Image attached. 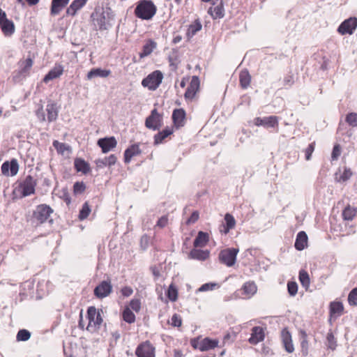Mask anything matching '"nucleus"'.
I'll use <instances>...</instances> for the list:
<instances>
[{"label":"nucleus","instance_id":"f257e3e1","mask_svg":"<svg viewBox=\"0 0 357 357\" xmlns=\"http://www.w3.org/2000/svg\"><path fill=\"white\" fill-rule=\"evenodd\" d=\"M156 6L151 0L139 1L135 9V15L139 19L149 20L155 14Z\"/></svg>","mask_w":357,"mask_h":357},{"label":"nucleus","instance_id":"f03ea898","mask_svg":"<svg viewBox=\"0 0 357 357\" xmlns=\"http://www.w3.org/2000/svg\"><path fill=\"white\" fill-rule=\"evenodd\" d=\"M163 79V74L160 70H155L148 75L142 81V85L150 91H155Z\"/></svg>","mask_w":357,"mask_h":357},{"label":"nucleus","instance_id":"7ed1b4c3","mask_svg":"<svg viewBox=\"0 0 357 357\" xmlns=\"http://www.w3.org/2000/svg\"><path fill=\"white\" fill-rule=\"evenodd\" d=\"M87 317L89 324L86 330L91 333H93L99 328L102 322V318L99 311H97L95 307H89L87 310Z\"/></svg>","mask_w":357,"mask_h":357},{"label":"nucleus","instance_id":"20e7f679","mask_svg":"<svg viewBox=\"0 0 357 357\" xmlns=\"http://www.w3.org/2000/svg\"><path fill=\"white\" fill-rule=\"evenodd\" d=\"M36 181L31 176L28 175L19 183L18 190L21 192V197H25L34 194Z\"/></svg>","mask_w":357,"mask_h":357},{"label":"nucleus","instance_id":"39448f33","mask_svg":"<svg viewBox=\"0 0 357 357\" xmlns=\"http://www.w3.org/2000/svg\"><path fill=\"white\" fill-rule=\"evenodd\" d=\"M239 250L238 248H227L220 251L219 254V259L221 263L225 264L228 267L234 266L236 261V256Z\"/></svg>","mask_w":357,"mask_h":357},{"label":"nucleus","instance_id":"423d86ee","mask_svg":"<svg viewBox=\"0 0 357 357\" xmlns=\"http://www.w3.org/2000/svg\"><path fill=\"white\" fill-rule=\"evenodd\" d=\"M52 213L53 209L50 206L47 204H40L33 211V218L39 223L42 224L49 220Z\"/></svg>","mask_w":357,"mask_h":357},{"label":"nucleus","instance_id":"0eeeda50","mask_svg":"<svg viewBox=\"0 0 357 357\" xmlns=\"http://www.w3.org/2000/svg\"><path fill=\"white\" fill-rule=\"evenodd\" d=\"M0 27L4 36H10L15 32L14 23L6 17V13L0 8Z\"/></svg>","mask_w":357,"mask_h":357},{"label":"nucleus","instance_id":"6e6552de","mask_svg":"<svg viewBox=\"0 0 357 357\" xmlns=\"http://www.w3.org/2000/svg\"><path fill=\"white\" fill-rule=\"evenodd\" d=\"M162 118L160 114H158L156 109L151 111V114L146 118L145 121V126L149 129L153 130H158L162 126Z\"/></svg>","mask_w":357,"mask_h":357},{"label":"nucleus","instance_id":"1a4fd4ad","mask_svg":"<svg viewBox=\"0 0 357 357\" xmlns=\"http://www.w3.org/2000/svg\"><path fill=\"white\" fill-rule=\"evenodd\" d=\"M357 27V18L349 17L342 22L337 29V31L342 34H352Z\"/></svg>","mask_w":357,"mask_h":357},{"label":"nucleus","instance_id":"9d476101","mask_svg":"<svg viewBox=\"0 0 357 357\" xmlns=\"http://www.w3.org/2000/svg\"><path fill=\"white\" fill-rule=\"evenodd\" d=\"M135 354L137 357H155V347L146 341L137 347Z\"/></svg>","mask_w":357,"mask_h":357},{"label":"nucleus","instance_id":"9b49d317","mask_svg":"<svg viewBox=\"0 0 357 357\" xmlns=\"http://www.w3.org/2000/svg\"><path fill=\"white\" fill-rule=\"evenodd\" d=\"M112 291V285L110 281H102L95 289L94 295L98 298L108 296Z\"/></svg>","mask_w":357,"mask_h":357},{"label":"nucleus","instance_id":"f8f14e48","mask_svg":"<svg viewBox=\"0 0 357 357\" xmlns=\"http://www.w3.org/2000/svg\"><path fill=\"white\" fill-rule=\"evenodd\" d=\"M254 124L257 126H264L266 128H275L278 125V118L276 116L257 117L254 119Z\"/></svg>","mask_w":357,"mask_h":357},{"label":"nucleus","instance_id":"ddd939ff","mask_svg":"<svg viewBox=\"0 0 357 357\" xmlns=\"http://www.w3.org/2000/svg\"><path fill=\"white\" fill-rule=\"evenodd\" d=\"M19 170V165L16 159H13L10 162L6 161L1 165V172L6 176H15Z\"/></svg>","mask_w":357,"mask_h":357},{"label":"nucleus","instance_id":"4468645a","mask_svg":"<svg viewBox=\"0 0 357 357\" xmlns=\"http://www.w3.org/2000/svg\"><path fill=\"white\" fill-rule=\"evenodd\" d=\"M97 144L102 149V151L106 153L115 148L117 142L114 137L100 138L98 140Z\"/></svg>","mask_w":357,"mask_h":357},{"label":"nucleus","instance_id":"2eb2a0df","mask_svg":"<svg viewBox=\"0 0 357 357\" xmlns=\"http://www.w3.org/2000/svg\"><path fill=\"white\" fill-rule=\"evenodd\" d=\"M93 18V22L96 29L99 30L107 29V22L106 21V17L105 12L100 14V11H96L91 15Z\"/></svg>","mask_w":357,"mask_h":357},{"label":"nucleus","instance_id":"dca6fc26","mask_svg":"<svg viewBox=\"0 0 357 357\" xmlns=\"http://www.w3.org/2000/svg\"><path fill=\"white\" fill-rule=\"evenodd\" d=\"M265 337L264 330L260 326H255L252 328V333L248 342L251 344H257L264 340Z\"/></svg>","mask_w":357,"mask_h":357},{"label":"nucleus","instance_id":"f3484780","mask_svg":"<svg viewBox=\"0 0 357 357\" xmlns=\"http://www.w3.org/2000/svg\"><path fill=\"white\" fill-rule=\"evenodd\" d=\"M281 340L284 349L288 353H292L294 351V347L292 342L291 335L287 328H284L281 332Z\"/></svg>","mask_w":357,"mask_h":357},{"label":"nucleus","instance_id":"a211bd4d","mask_svg":"<svg viewBox=\"0 0 357 357\" xmlns=\"http://www.w3.org/2000/svg\"><path fill=\"white\" fill-rule=\"evenodd\" d=\"M199 87V79L197 76L192 77L190 85L187 88L184 94L185 98L187 99H192L196 94L197 91Z\"/></svg>","mask_w":357,"mask_h":357},{"label":"nucleus","instance_id":"6ab92c4d","mask_svg":"<svg viewBox=\"0 0 357 357\" xmlns=\"http://www.w3.org/2000/svg\"><path fill=\"white\" fill-rule=\"evenodd\" d=\"M225 223L220 227V231L222 234H227L230 229H233L236 225V220L232 215L226 213L225 215Z\"/></svg>","mask_w":357,"mask_h":357},{"label":"nucleus","instance_id":"aec40b11","mask_svg":"<svg viewBox=\"0 0 357 357\" xmlns=\"http://www.w3.org/2000/svg\"><path fill=\"white\" fill-rule=\"evenodd\" d=\"M142 153L138 144L130 146L124 152V162L129 163L132 157L139 155Z\"/></svg>","mask_w":357,"mask_h":357},{"label":"nucleus","instance_id":"412c9836","mask_svg":"<svg viewBox=\"0 0 357 357\" xmlns=\"http://www.w3.org/2000/svg\"><path fill=\"white\" fill-rule=\"evenodd\" d=\"M63 73V67L60 65H56L51 69L48 73L44 77L43 82L47 83L50 80L59 77Z\"/></svg>","mask_w":357,"mask_h":357},{"label":"nucleus","instance_id":"4be33fe9","mask_svg":"<svg viewBox=\"0 0 357 357\" xmlns=\"http://www.w3.org/2000/svg\"><path fill=\"white\" fill-rule=\"evenodd\" d=\"M352 176V172L350 168L344 167L343 172L339 169L335 174V181L337 183H344L348 181Z\"/></svg>","mask_w":357,"mask_h":357},{"label":"nucleus","instance_id":"5701e85b","mask_svg":"<svg viewBox=\"0 0 357 357\" xmlns=\"http://www.w3.org/2000/svg\"><path fill=\"white\" fill-rule=\"evenodd\" d=\"M218 340H212L208 337H205L199 344L198 348L200 351H208L218 346Z\"/></svg>","mask_w":357,"mask_h":357},{"label":"nucleus","instance_id":"b1692460","mask_svg":"<svg viewBox=\"0 0 357 357\" xmlns=\"http://www.w3.org/2000/svg\"><path fill=\"white\" fill-rule=\"evenodd\" d=\"M185 112L183 109H176L172 114V119L176 127H181L184 125Z\"/></svg>","mask_w":357,"mask_h":357},{"label":"nucleus","instance_id":"393cba45","mask_svg":"<svg viewBox=\"0 0 357 357\" xmlns=\"http://www.w3.org/2000/svg\"><path fill=\"white\" fill-rule=\"evenodd\" d=\"M157 43L151 39L148 40L142 47V52L139 54L141 59L149 56L156 48Z\"/></svg>","mask_w":357,"mask_h":357},{"label":"nucleus","instance_id":"a878e982","mask_svg":"<svg viewBox=\"0 0 357 357\" xmlns=\"http://www.w3.org/2000/svg\"><path fill=\"white\" fill-rule=\"evenodd\" d=\"M307 243V236L303 231H299L295 241V248L298 250H303Z\"/></svg>","mask_w":357,"mask_h":357},{"label":"nucleus","instance_id":"bb28decb","mask_svg":"<svg viewBox=\"0 0 357 357\" xmlns=\"http://www.w3.org/2000/svg\"><path fill=\"white\" fill-rule=\"evenodd\" d=\"M87 0H75L66 10L68 15L73 16L76 14L77 10L81 9L86 3Z\"/></svg>","mask_w":357,"mask_h":357},{"label":"nucleus","instance_id":"cd10ccee","mask_svg":"<svg viewBox=\"0 0 357 357\" xmlns=\"http://www.w3.org/2000/svg\"><path fill=\"white\" fill-rule=\"evenodd\" d=\"M116 157L115 155L112 154L108 157H105L102 159H98L96 160V166L98 168H103L105 167H111L116 162Z\"/></svg>","mask_w":357,"mask_h":357},{"label":"nucleus","instance_id":"c85d7f7f","mask_svg":"<svg viewBox=\"0 0 357 357\" xmlns=\"http://www.w3.org/2000/svg\"><path fill=\"white\" fill-rule=\"evenodd\" d=\"M69 0H52L51 5V15H56L68 3Z\"/></svg>","mask_w":357,"mask_h":357},{"label":"nucleus","instance_id":"c756f323","mask_svg":"<svg viewBox=\"0 0 357 357\" xmlns=\"http://www.w3.org/2000/svg\"><path fill=\"white\" fill-rule=\"evenodd\" d=\"M208 13L211 15L213 19L223 17L225 14L222 1L219 4L210 7L208 8Z\"/></svg>","mask_w":357,"mask_h":357},{"label":"nucleus","instance_id":"7c9ffc66","mask_svg":"<svg viewBox=\"0 0 357 357\" xmlns=\"http://www.w3.org/2000/svg\"><path fill=\"white\" fill-rule=\"evenodd\" d=\"M111 73L109 70H104L100 68H93L87 73V79H91L94 77H107Z\"/></svg>","mask_w":357,"mask_h":357},{"label":"nucleus","instance_id":"2f4dec72","mask_svg":"<svg viewBox=\"0 0 357 357\" xmlns=\"http://www.w3.org/2000/svg\"><path fill=\"white\" fill-rule=\"evenodd\" d=\"M208 257H209V252L208 250L192 249L189 254V257L190 259H197L199 261H204Z\"/></svg>","mask_w":357,"mask_h":357},{"label":"nucleus","instance_id":"473e14b6","mask_svg":"<svg viewBox=\"0 0 357 357\" xmlns=\"http://www.w3.org/2000/svg\"><path fill=\"white\" fill-rule=\"evenodd\" d=\"M202 28V25L199 20H196L192 24H191L186 32V36L188 40H190L197 32H199Z\"/></svg>","mask_w":357,"mask_h":357},{"label":"nucleus","instance_id":"72a5a7b5","mask_svg":"<svg viewBox=\"0 0 357 357\" xmlns=\"http://www.w3.org/2000/svg\"><path fill=\"white\" fill-rule=\"evenodd\" d=\"M242 290L243 294L249 298L257 292V288L255 282H248L243 284Z\"/></svg>","mask_w":357,"mask_h":357},{"label":"nucleus","instance_id":"f704fd0d","mask_svg":"<svg viewBox=\"0 0 357 357\" xmlns=\"http://www.w3.org/2000/svg\"><path fill=\"white\" fill-rule=\"evenodd\" d=\"M74 165L77 172H80L84 174H86L90 171L89 164L82 158H76Z\"/></svg>","mask_w":357,"mask_h":357},{"label":"nucleus","instance_id":"c9c22d12","mask_svg":"<svg viewBox=\"0 0 357 357\" xmlns=\"http://www.w3.org/2000/svg\"><path fill=\"white\" fill-rule=\"evenodd\" d=\"M239 81L243 89H247L251 82V76L248 70L244 69L239 74Z\"/></svg>","mask_w":357,"mask_h":357},{"label":"nucleus","instance_id":"e433bc0d","mask_svg":"<svg viewBox=\"0 0 357 357\" xmlns=\"http://www.w3.org/2000/svg\"><path fill=\"white\" fill-rule=\"evenodd\" d=\"M208 241V234L204 231H199L197 237L194 240L195 247H204Z\"/></svg>","mask_w":357,"mask_h":357},{"label":"nucleus","instance_id":"4c0bfd02","mask_svg":"<svg viewBox=\"0 0 357 357\" xmlns=\"http://www.w3.org/2000/svg\"><path fill=\"white\" fill-rule=\"evenodd\" d=\"M173 132V130L170 128H166L163 130L159 132L154 136V144H159L162 142V141L172 135Z\"/></svg>","mask_w":357,"mask_h":357},{"label":"nucleus","instance_id":"58836bf2","mask_svg":"<svg viewBox=\"0 0 357 357\" xmlns=\"http://www.w3.org/2000/svg\"><path fill=\"white\" fill-rule=\"evenodd\" d=\"M46 111L47 113V120L50 122L54 121L56 119L58 116V110L55 104H47Z\"/></svg>","mask_w":357,"mask_h":357},{"label":"nucleus","instance_id":"ea45409f","mask_svg":"<svg viewBox=\"0 0 357 357\" xmlns=\"http://www.w3.org/2000/svg\"><path fill=\"white\" fill-rule=\"evenodd\" d=\"M357 210L355 207L347 206L342 211V217L344 220H352L356 216Z\"/></svg>","mask_w":357,"mask_h":357},{"label":"nucleus","instance_id":"a19ab883","mask_svg":"<svg viewBox=\"0 0 357 357\" xmlns=\"http://www.w3.org/2000/svg\"><path fill=\"white\" fill-rule=\"evenodd\" d=\"M344 307L342 303L334 301L330 304V313L331 315L337 314L340 315L342 312Z\"/></svg>","mask_w":357,"mask_h":357},{"label":"nucleus","instance_id":"79ce46f5","mask_svg":"<svg viewBox=\"0 0 357 357\" xmlns=\"http://www.w3.org/2000/svg\"><path fill=\"white\" fill-rule=\"evenodd\" d=\"M122 315L123 320L128 324L134 323L135 321V314L128 307L123 310Z\"/></svg>","mask_w":357,"mask_h":357},{"label":"nucleus","instance_id":"37998d69","mask_svg":"<svg viewBox=\"0 0 357 357\" xmlns=\"http://www.w3.org/2000/svg\"><path fill=\"white\" fill-rule=\"evenodd\" d=\"M19 65L20 69H22V71L25 72L28 75L29 70L33 66V60L31 58H27L24 61H20L19 62Z\"/></svg>","mask_w":357,"mask_h":357},{"label":"nucleus","instance_id":"c03bdc74","mask_svg":"<svg viewBox=\"0 0 357 357\" xmlns=\"http://www.w3.org/2000/svg\"><path fill=\"white\" fill-rule=\"evenodd\" d=\"M26 75L27 74L25 72L22 71V69H20L18 70H15L13 73L12 79L15 83H17L23 80V79L25 78Z\"/></svg>","mask_w":357,"mask_h":357},{"label":"nucleus","instance_id":"a18cd8bd","mask_svg":"<svg viewBox=\"0 0 357 357\" xmlns=\"http://www.w3.org/2000/svg\"><path fill=\"white\" fill-rule=\"evenodd\" d=\"M91 213V208L87 202H85L79 211V218L82 220L86 219Z\"/></svg>","mask_w":357,"mask_h":357},{"label":"nucleus","instance_id":"49530a36","mask_svg":"<svg viewBox=\"0 0 357 357\" xmlns=\"http://www.w3.org/2000/svg\"><path fill=\"white\" fill-rule=\"evenodd\" d=\"M167 296L171 301H175L177 299L178 291L173 284L169 285L167 289Z\"/></svg>","mask_w":357,"mask_h":357},{"label":"nucleus","instance_id":"de8ad7c7","mask_svg":"<svg viewBox=\"0 0 357 357\" xmlns=\"http://www.w3.org/2000/svg\"><path fill=\"white\" fill-rule=\"evenodd\" d=\"M345 121L352 127H357V113H349L345 118Z\"/></svg>","mask_w":357,"mask_h":357},{"label":"nucleus","instance_id":"09e8293b","mask_svg":"<svg viewBox=\"0 0 357 357\" xmlns=\"http://www.w3.org/2000/svg\"><path fill=\"white\" fill-rule=\"evenodd\" d=\"M220 287V285L218 284V283H215V282H208V283H205L204 284H202L199 289H198V291H200V292H202V291H211V290H213L215 288H219Z\"/></svg>","mask_w":357,"mask_h":357},{"label":"nucleus","instance_id":"8fccbe9b","mask_svg":"<svg viewBox=\"0 0 357 357\" xmlns=\"http://www.w3.org/2000/svg\"><path fill=\"white\" fill-rule=\"evenodd\" d=\"M299 280L303 287H308L310 284V278L307 273L305 271L299 272Z\"/></svg>","mask_w":357,"mask_h":357},{"label":"nucleus","instance_id":"3c124183","mask_svg":"<svg viewBox=\"0 0 357 357\" xmlns=\"http://www.w3.org/2000/svg\"><path fill=\"white\" fill-rule=\"evenodd\" d=\"M31 337V333L26 329L20 330L17 334L18 341H26Z\"/></svg>","mask_w":357,"mask_h":357},{"label":"nucleus","instance_id":"603ef678","mask_svg":"<svg viewBox=\"0 0 357 357\" xmlns=\"http://www.w3.org/2000/svg\"><path fill=\"white\" fill-rule=\"evenodd\" d=\"M348 302L351 305H357V287L353 289L349 294Z\"/></svg>","mask_w":357,"mask_h":357},{"label":"nucleus","instance_id":"864d4df0","mask_svg":"<svg viewBox=\"0 0 357 357\" xmlns=\"http://www.w3.org/2000/svg\"><path fill=\"white\" fill-rule=\"evenodd\" d=\"M287 290L290 296H294L298 291V284L295 282H288Z\"/></svg>","mask_w":357,"mask_h":357},{"label":"nucleus","instance_id":"5fc2aeb1","mask_svg":"<svg viewBox=\"0 0 357 357\" xmlns=\"http://www.w3.org/2000/svg\"><path fill=\"white\" fill-rule=\"evenodd\" d=\"M86 188V185L83 182H76L73 185V190L75 194L82 193Z\"/></svg>","mask_w":357,"mask_h":357},{"label":"nucleus","instance_id":"6e6d98bb","mask_svg":"<svg viewBox=\"0 0 357 357\" xmlns=\"http://www.w3.org/2000/svg\"><path fill=\"white\" fill-rule=\"evenodd\" d=\"M131 310L139 312L141 308V303L138 299H132L130 302V307Z\"/></svg>","mask_w":357,"mask_h":357},{"label":"nucleus","instance_id":"4d7b16f0","mask_svg":"<svg viewBox=\"0 0 357 357\" xmlns=\"http://www.w3.org/2000/svg\"><path fill=\"white\" fill-rule=\"evenodd\" d=\"M182 320L179 315L174 314L171 319V324L174 327H179L181 326Z\"/></svg>","mask_w":357,"mask_h":357},{"label":"nucleus","instance_id":"13d9d810","mask_svg":"<svg viewBox=\"0 0 357 357\" xmlns=\"http://www.w3.org/2000/svg\"><path fill=\"white\" fill-rule=\"evenodd\" d=\"M53 146L57 150L58 152H60L61 153H63L64 151L68 149L66 144L59 142L58 141H54Z\"/></svg>","mask_w":357,"mask_h":357},{"label":"nucleus","instance_id":"bf43d9fd","mask_svg":"<svg viewBox=\"0 0 357 357\" xmlns=\"http://www.w3.org/2000/svg\"><path fill=\"white\" fill-rule=\"evenodd\" d=\"M326 338L328 342V347L333 350L335 349L336 347V342L335 341V337L333 333H328Z\"/></svg>","mask_w":357,"mask_h":357},{"label":"nucleus","instance_id":"052dcab7","mask_svg":"<svg viewBox=\"0 0 357 357\" xmlns=\"http://www.w3.org/2000/svg\"><path fill=\"white\" fill-rule=\"evenodd\" d=\"M149 237L147 235H143L140 239V246L143 250H145L149 247Z\"/></svg>","mask_w":357,"mask_h":357},{"label":"nucleus","instance_id":"680f3d73","mask_svg":"<svg viewBox=\"0 0 357 357\" xmlns=\"http://www.w3.org/2000/svg\"><path fill=\"white\" fill-rule=\"evenodd\" d=\"M340 153H341V151H340V145L339 144L335 145L333 149V151H332V154H331L332 160H337L338 158V157L340 156Z\"/></svg>","mask_w":357,"mask_h":357},{"label":"nucleus","instance_id":"e2e57ef3","mask_svg":"<svg viewBox=\"0 0 357 357\" xmlns=\"http://www.w3.org/2000/svg\"><path fill=\"white\" fill-rule=\"evenodd\" d=\"M314 150V143H311L308 145V146L306 148L305 152V159L307 160H310L311 155Z\"/></svg>","mask_w":357,"mask_h":357},{"label":"nucleus","instance_id":"0e129e2a","mask_svg":"<svg viewBox=\"0 0 357 357\" xmlns=\"http://www.w3.org/2000/svg\"><path fill=\"white\" fill-rule=\"evenodd\" d=\"M199 219V213L197 211H194L190 217L187 220L186 224L190 225L196 222Z\"/></svg>","mask_w":357,"mask_h":357},{"label":"nucleus","instance_id":"69168bd1","mask_svg":"<svg viewBox=\"0 0 357 357\" xmlns=\"http://www.w3.org/2000/svg\"><path fill=\"white\" fill-rule=\"evenodd\" d=\"M294 77L291 75H287L284 77L283 82L284 86L287 87L291 86L294 84Z\"/></svg>","mask_w":357,"mask_h":357},{"label":"nucleus","instance_id":"338daca9","mask_svg":"<svg viewBox=\"0 0 357 357\" xmlns=\"http://www.w3.org/2000/svg\"><path fill=\"white\" fill-rule=\"evenodd\" d=\"M168 222V218L167 216H162L157 222L156 226L160 228L165 227Z\"/></svg>","mask_w":357,"mask_h":357},{"label":"nucleus","instance_id":"774afa93","mask_svg":"<svg viewBox=\"0 0 357 357\" xmlns=\"http://www.w3.org/2000/svg\"><path fill=\"white\" fill-rule=\"evenodd\" d=\"M121 294L124 297H128L132 294L133 290L130 287H124L121 289Z\"/></svg>","mask_w":357,"mask_h":357}]
</instances>
